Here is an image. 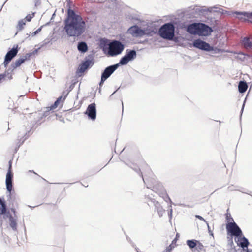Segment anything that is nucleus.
<instances>
[{
    "label": "nucleus",
    "mask_w": 252,
    "mask_h": 252,
    "mask_svg": "<svg viewBox=\"0 0 252 252\" xmlns=\"http://www.w3.org/2000/svg\"><path fill=\"white\" fill-rule=\"evenodd\" d=\"M5 77V74H0V82Z\"/></svg>",
    "instance_id": "47"
},
{
    "label": "nucleus",
    "mask_w": 252,
    "mask_h": 252,
    "mask_svg": "<svg viewBox=\"0 0 252 252\" xmlns=\"http://www.w3.org/2000/svg\"><path fill=\"white\" fill-rule=\"evenodd\" d=\"M203 245L201 243H199V244L198 245V248L200 250H201L203 248Z\"/></svg>",
    "instance_id": "50"
},
{
    "label": "nucleus",
    "mask_w": 252,
    "mask_h": 252,
    "mask_svg": "<svg viewBox=\"0 0 252 252\" xmlns=\"http://www.w3.org/2000/svg\"><path fill=\"white\" fill-rule=\"evenodd\" d=\"M39 49L40 48H38L37 49H35L32 52H30L26 54L25 56L23 57L22 58H23V59L24 60L25 62L26 60L29 59L31 56L37 54Z\"/></svg>",
    "instance_id": "27"
},
{
    "label": "nucleus",
    "mask_w": 252,
    "mask_h": 252,
    "mask_svg": "<svg viewBox=\"0 0 252 252\" xmlns=\"http://www.w3.org/2000/svg\"><path fill=\"white\" fill-rule=\"evenodd\" d=\"M152 190L157 193L166 202L169 201L170 203H172L171 199L167 194L165 189L161 183H158L153 185Z\"/></svg>",
    "instance_id": "8"
},
{
    "label": "nucleus",
    "mask_w": 252,
    "mask_h": 252,
    "mask_svg": "<svg viewBox=\"0 0 252 252\" xmlns=\"http://www.w3.org/2000/svg\"><path fill=\"white\" fill-rule=\"evenodd\" d=\"M175 26L172 23H166L158 30L159 35L164 39L172 40L175 36Z\"/></svg>",
    "instance_id": "3"
},
{
    "label": "nucleus",
    "mask_w": 252,
    "mask_h": 252,
    "mask_svg": "<svg viewBox=\"0 0 252 252\" xmlns=\"http://www.w3.org/2000/svg\"><path fill=\"white\" fill-rule=\"evenodd\" d=\"M63 98V96H60L59 98H57V99L56 100V101H58V102L60 103L62 99Z\"/></svg>",
    "instance_id": "49"
},
{
    "label": "nucleus",
    "mask_w": 252,
    "mask_h": 252,
    "mask_svg": "<svg viewBox=\"0 0 252 252\" xmlns=\"http://www.w3.org/2000/svg\"><path fill=\"white\" fill-rule=\"evenodd\" d=\"M119 64L116 63L106 67L102 72L101 76L103 77V79L105 78L107 80L119 67Z\"/></svg>",
    "instance_id": "14"
},
{
    "label": "nucleus",
    "mask_w": 252,
    "mask_h": 252,
    "mask_svg": "<svg viewBox=\"0 0 252 252\" xmlns=\"http://www.w3.org/2000/svg\"><path fill=\"white\" fill-rule=\"evenodd\" d=\"M93 64L94 62L92 59H86L80 64L78 71L80 73H83Z\"/></svg>",
    "instance_id": "17"
},
{
    "label": "nucleus",
    "mask_w": 252,
    "mask_h": 252,
    "mask_svg": "<svg viewBox=\"0 0 252 252\" xmlns=\"http://www.w3.org/2000/svg\"><path fill=\"white\" fill-rule=\"evenodd\" d=\"M7 0H6L4 2V3L3 4V5L1 6V8H0V11H1V9H2V7H3V5H4V4L6 3V2Z\"/></svg>",
    "instance_id": "53"
},
{
    "label": "nucleus",
    "mask_w": 252,
    "mask_h": 252,
    "mask_svg": "<svg viewBox=\"0 0 252 252\" xmlns=\"http://www.w3.org/2000/svg\"><path fill=\"white\" fill-rule=\"evenodd\" d=\"M199 23H193L188 25L186 28L187 32L192 35L198 34Z\"/></svg>",
    "instance_id": "18"
},
{
    "label": "nucleus",
    "mask_w": 252,
    "mask_h": 252,
    "mask_svg": "<svg viewBox=\"0 0 252 252\" xmlns=\"http://www.w3.org/2000/svg\"><path fill=\"white\" fill-rule=\"evenodd\" d=\"M178 237V234H177L176 235V237Z\"/></svg>",
    "instance_id": "61"
},
{
    "label": "nucleus",
    "mask_w": 252,
    "mask_h": 252,
    "mask_svg": "<svg viewBox=\"0 0 252 252\" xmlns=\"http://www.w3.org/2000/svg\"><path fill=\"white\" fill-rule=\"evenodd\" d=\"M27 35H28V37H30V35H29V34H27Z\"/></svg>",
    "instance_id": "60"
},
{
    "label": "nucleus",
    "mask_w": 252,
    "mask_h": 252,
    "mask_svg": "<svg viewBox=\"0 0 252 252\" xmlns=\"http://www.w3.org/2000/svg\"><path fill=\"white\" fill-rule=\"evenodd\" d=\"M59 104V103L58 102V101L56 100L54 103L50 107L49 110H52L55 109L58 106Z\"/></svg>",
    "instance_id": "34"
},
{
    "label": "nucleus",
    "mask_w": 252,
    "mask_h": 252,
    "mask_svg": "<svg viewBox=\"0 0 252 252\" xmlns=\"http://www.w3.org/2000/svg\"><path fill=\"white\" fill-rule=\"evenodd\" d=\"M252 252V249L248 248V247L245 248V251H243V252Z\"/></svg>",
    "instance_id": "46"
},
{
    "label": "nucleus",
    "mask_w": 252,
    "mask_h": 252,
    "mask_svg": "<svg viewBox=\"0 0 252 252\" xmlns=\"http://www.w3.org/2000/svg\"><path fill=\"white\" fill-rule=\"evenodd\" d=\"M116 91H117V90H116L115 91H114V92H113V93L111 95V96H112V95H113V94H114L116 92Z\"/></svg>",
    "instance_id": "54"
},
{
    "label": "nucleus",
    "mask_w": 252,
    "mask_h": 252,
    "mask_svg": "<svg viewBox=\"0 0 252 252\" xmlns=\"http://www.w3.org/2000/svg\"><path fill=\"white\" fill-rule=\"evenodd\" d=\"M197 12L198 17L200 16H205L208 14L206 9V7L205 6L201 7L198 6Z\"/></svg>",
    "instance_id": "28"
},
{
    "label": "nucleus",
    "mask_w": 252,
    "mask_h": 252,
    "mask_svg": "<svg viewBox=\"0 0 252 252\" xmlns=\"http://www.w3.org/2000/svg\"><path fill=\"white\" fill-rule=\"evenodd\" d=\"M14 58L13 57L11 56L10 54L8 55V53H6L5 56L4 61L3 63V64L4 66V67H6L9 64V63L11 62V61Z\"/></svg>",
    "instance_id": "26"
},
{
    "label": "nucleus",
    "mask_w": 252,
    "mask_h": 252,
    "mask_svg": "<svg viewBox=\"0 0 252 252\" xmlns=\"http://www.w3.org/2000/svg\"><path fill=\"white\" fill-rule=\"evenodd\" d=\"M103 51L108 56L114 57L122 53L124 49V45L119 40H113L109 43H101Z\"/></svg>",
    "instance_id": "2"
},
{
    "label": "nucleus",
    "mask_w": 252,
    "mask_h": 252,
    "mask_svg": "<svg viewBox=\"0 0 252 252\" xmlns=\"http://www.w3.org/2000/svg\"><path fill=\"white\" fill-rule=\"evenodd\" d=\"M34 16V13H32L31 14L27 15L24 19H25V21H27L30 22L31 21V20Z\"/></svg>",
    "instance_id": "32"
},
{
    "label": "nucleus",
    "mask_w": 252,
    "mask_h": 252,
    "mask_svg": "<svg viewBox=\"0 0 252 252\" xmlns=\"http://www.w3.org/2000/svg\"><path fill=\"white\" fill-rule=\"evenodd\" d=\"M88 49V45L85 42L81 41L78 42L77 45V49L80 52L82 53H85L87 51Z\"/></svg>",
    "instance_id": "21"
},
{
    "label": "nucleus",
    "mask_w": 252,
    "mask_h": 252,
    "mask_svg": "<svg viewBox=\"0 0 252 252\" xmlns=\"http://www.w3.org/2000/svg\"><path fill=\"white\" fill-rule=\"evenodd\" d=\"M206 223V224L207 225V227H208V232H209L210 235L213 236V233L212 232V231L211 230V228H210V227L209 225V223H208V222H207V223Z\"/></svg>",
    "instance_id": "41"
},
{
    "label": "nucleus",
    "mask_w": 252,
    "mask_h": 252,
    "mask_svg": "<svg viewBox=\"0 0 252 252\" xmlns=\"http://www.w3.org/2000/svg\"><path fill=\"white\" fill-rule=\"evenodd\" d=\"M124 36V35H120V37H121L120 39H121V40H122L123 41H125V40H124V37H123Z\"/></svg>",
    "instance_id": "52"
},
{
    "label": "nucleus",
    "mask_w": 252,
    "mask_h": 252,
    "mask_svg": "<svg viewBox=\"0 0 252 252\" xmlns=\"http://www.w3.org/2000/svg\"><path fill=\"white\" fill-rule=\"evenodd\" d=\"M234 240L237 245L242 248L243 251H245V248L249 245V242L246 237L242 235L234 238Z\"/></svg>",
    "instance_id": "16"
},
{
    "label": "nucleus",
    "mask_w": 252,
    "mask_h": 252,
    "mask_svg": "<svg viewBox=\"0 0 252 252\" xmlns=\"http://www.w3.org/2000/svg\"><path fill=\"white\" fill-rule=\"evenodd\" d=\"M241 192H242V193H244L248 194V193L246 192H244V191H241Z\"/></svg>",
    "instance_id": "57"
},
{
    "label": "nucleus",
    "mask_w": 252,
    "mask_h": 252,
    "mask_svg": "<svg viewBox=\"0 0 252 252\" xmlns=\"http://www.w3.org/2000/svg\"><path fill=\"white\" fill-rule=\"evenodd\" d=\"M147 204L149 206L153 205L155 206V209L157 210L159 217H161L163 213L165 212V210L163 209L161 205L158 201L156 200L155 199H152L148 197Z\"/></svg>",
    "instance_id": "11"
},
{
    "label": "nucleus",
    "mask_w": 252,
    "mask_h": 252,
    "mask_svg": "<svg viewBox=\"0 0 252 252\" xmlns=\"http://www.w3.org/2000/svg\"><path fill=\"white\" fill-rule=\"evenodd\" d=\"M226 220L227 221V223H231V222H234V221L233 220V219L231 216V215L230 214H226Z\"/></svg>",
    "instance_id": "33"
},
{
    "label": "nucleus",
    "mask_w": 252,
    "mask_h": 252,
    "mask_svg": "<svg viewBox=\"0 0 252 252\" xmlns=\"http://www.w3.org/2000/svg\"><path fill=\"white\" fill-rule=\"evenodd\" d=\"M226 229L227 234L230 236V238L228 237V239L232 242V237H237L238 236H241L242 235V231L239 226L235 222H231L227 223L226 225Z\"/></svg>",
    "instance_id": "6"
},
{
    "label": "nucleus",
    "mask_w": 252,
    "mask_h": 252,
    "mask_svg": "<svg viewBox=\"0 0 252 252\" xmlns=\"http://www.w3.org/2000/svg\"><path fill=\"white\" fill-rule=\"evenodd\" d=\"M174 248L172 246V245H170L169 246H168L166 249V252H170L172 250V249Z\"/></svg>",
    "instance_id": "39"
},
{
    "label": "nucleus",
    "mask_w": 252,
    "mask_h": 252,
    "mask_svg": "<svg viewBox=\"0 0 252 252\" xmlns=\"http://www.w3.org/2000/svg\"><path fill=\"white\" fill-rule=\"evenodd\" d=\"M175 240H176V239H174V240L173 241V242H174V241H175Z\"/></svg>",
    "instance_id": "62"
},
{
    "label": "nucleus",
    "mask_w": 252,
    "mask_h": 252,
    "mask_svg": "<svg viewBox=\"0 0 252 252\" xmlns=\"http://www.w3.org/2000/svg\"><path fill=\"white\" fill-rule=\"evenodd\" d=\"M106 80V79H105V78L103 79V77L101 76V80H100V82H99V84L100 87H101L102 86V85L103 84L104 82Z\"/></svg>",
    "instance_id": "40"
},
{
    "label": "nucleus",
    "mask_w": 252,
    "mask_h": 252,
    "mask_svg": "<svg viewBox=\"0 0 252 252\" xmlns=\"http://www.w3.org/2000/svg\"><path fill=\"white\" fill-rule=\"evenodd\" d=\"M8 170H10V171H12V161L10 160L8 162Z\"/></svg>",
    "instance_id": "44"
},
{
    "label": "nucleus",
    "mask_w": 252,
    "mask_h": 252,
    "mask_svg": "<svg viewBox=\"0 0 252 252\" xmlns=\"http://www.w3.org/2000/svg\"><path fill=\"white\" fill-rule=\"evenodd\" d=\"M246 98H245L244 101V103L243 104V105H242V109H241V116H242V114L243 113V110H244V106H245V102H246Z\"/></svg>",
    "instance_id": "48"
},
{
    "label": "nucleus",
    "mask_w": 252,
    "mask_h": 252,
    "mask_svg": "<svg viewBox=\"0 0 252 252\" xmlns=\"http://www.w3.org/2000/svg\"><path fill=\"white\" fill-rule=\"evenodd\" d=\"M197 242L195 240H188L187 241V245L191 249L195 248L197 246Z\"/></svg>",
    "instance_id": "30"
},
{
    "label": "nucleus",
    "mask_w": 252,
    "mask_h": 252,
    "mask_svg": "<svg viewBox=\"0 0 252 252\" xmlns=\"http://www.w3.org/2000/svg\"><path fill=\"white\" fill-rule=\"evenodd\" d=\"M143 30V36L146 35L148 36H153L154 34L157 33V31H155L152 28H145Z\"/></svg>",
    "instance_id": "22"
},
{
    "label": "nucleus",
    "mask_w": 252,
    "mask_h": 252,
    "mask_svg": "<svg viewBox=\"0 0 252 252\" xmlns=\"http://www.w3.org/2000/svg\"><path fill=\"white\" fill-rule=\"evenodd\" d=\"M3 202H5L4 199H2L0 198V206L1 205Z\"/></svg>",
    "instance_id": "51"
},
{
    "label": "nucleus",
    "mask_w": 252,
    "mask_h": 252,
    "mask_svg": "<svg viewBox=\"0 0 252 252\" xmlns=\"http://www.w3.org/2000/svg\"><path fill=\"white\" fill-rule=\"evenodd\" d=\"M228 190L229 191H233V190H238V189H236L235 187L233 186H230L228 187Z\"/></svg>",
    "instance_id": "38"
},
{
    "label": "nucleus",
    "mask_w": 252,
    "mask_h": 252,
    "mask_svg": "<svg viewBox=\"0 0 252 252\" xmlns=\"http://www.w3.org/2000/svg\"><path fill=\"white\" fill-rule=\"evenodd\" d=\"M248 86L245 81H240L238 84V90L239 93H244L248 89Z\"/></svg>",
    "instance_id": "23"
},
{
    "label": "nucleus",
    "mask_w": 252,
    "mask_h": 252,
    "mask_svg": "<svg viewBox=\"0 0 252 252\" xmlns=\"http://www.w3.org/2000/svg\"><path fill=\"white\" fill-rule=\"evenodd\" d=\"M195 217L196 218L199 219L200 220L204 221L205 223H207V222L202 216H201L200 215H196L195 216Z\"/></svg>",
    "instance_id": "37"
},
{
    "label": "nucleus",
    "mask_w": 252,
    "mask_h": 252,
    "mask_svg": "<svg viewBox=\"0 0 252 252\" xmlns=\"http://www.w3.org/2000/svg\"><path fill=\"white\" fill-rule=\"evenodd\" d=\"M19 51L18 46V45H16V47L14 46L12 49L9 50L7 53H8V55L10 54L11 56L14 58L17 55L18 52Z\"/></svg>",
    "instance_id": "25"
},
{
    "label": "nucleus",
    "mask_w": 252,
    "mask_h": 252,
    "mask_svg": "<svg viewBox=\"0 0 252 252\" xmlns=\"http://www.w3.org/2000/svg\"><path fill=\"white\" fill-rule=\"evenodd\" d=\"M235 252V249H232V251H231V252Z\"/></svg>",
    "instance_id": "55"
},
{
    "label": "nucleus",
    "mask_w": 252,
    "mask_h": 252,
    "mask_svg": "<svg viewBox=\"0 0 252 252\" xmlns=\"http://www.w3.org/2000/svg\"><path fill=\"white\" fill-rule=\"evenodd\" d=\"M10 210H11V212L13 213V214H14V216H15V217H17V216H16V210H15V209H14V208H11L10 209Z\"/></svg>",
    "instance_id": "45"
},
{
    "label": "nucleus",
    "mask_w": 252,
    "mask_h": 252,
    "mask_svg": "<svg viewBox=\"0 0 252 252\" xmlns=\"http://www.w3.org/2000/svg\"><path fill=\"white\" fill-rule=\"evenodd\" d=\"M42 28V26H41L40 27H39L37 30H36L35 32H33L32 33V36L36 35L37 33H38L41 31Z\"/></svg>",
    "instance_id": "35"
},
{
    "label": "nucleus",
    "mask_w": 252,
    "mask_h": 252,
    "mask_svg": "<svg viewBox=\"0 0 252 252\" xmlns=\"http://www.w3.org/2000/svg\"><path fill=\"white\" fill-rule=\"evenodd\" d=\"M229 245L231 246V247H232V245H233V244H229Z\"/></svg>",
    "instance_id": "59"
},
{
    "label": "nucleus",
    "mask_w": 252,
    "mask_h": 252,
    "mask_svg": "<svg viewBox=\"0 0 252 252\" xmlns=\"http://www.w3.org/2000/svg\"><path fill=\"white\" fill-rule=\"evenodd\" d=\"M0 214L3 215L4 219H8V223L11 229L16 231L17 230V217H15L11 214L9 211H7L6 205L5 202H3L0 206Z\"/></svg>",
    "instance_id": "4"
},
{
    "label": "nucleus",
    "mask_w": 252,
    "mask_h": 252,
    "mask_svg": "<svg viewBox=\"0 0 252 252\" xmlns=\"http://www.w3.org/2000/svg\"><path fill=\"white\" fill-rule=\"evenodd\" d=\"M213 8H217V7L216 6H214L213 7H206V9L207 13L208 12H210V13L212 12Z\"/></svg>",
    "instance_id": "36"
},
{
    "label": "nucleus",
    "mask_w": 252,
    "mask_h": 252,
    "mask_svg": "<svg viewBox=\"0 0 252 252\" xmlns=\"http://www.w3.org/2000/svg\"><path fill=\"white\" fill-rule=\"evenodd\" d=\"M85 114L88 116L90 119L93 121L96 119V109L95 103H91L88 106Z\"/></svg>",
    "instance_id": "12"
},
{
    "label": "nucleus",
    "mask_w": 252,
    "mask_h": 252,
    "mask_svg": "<svg viewBox=\"0 0 252 252\" xmlns=\"http://www.w3.org/2000/svg\"><path fill=\"white\" fill-rule=\"evenodd\" d=\"M68 92H66L65 91H64L63 92L62 95L61 96H64V98L63 99V100L65 99V98L67 96V95H68Z\"/></svg>",
    "instance_id": "42"
},
{
    "label": "nucleus",
    "mask_w": 252,
    "mask_h": 252,
    "mask_svg": "<svg viewBox=\"0 0 252 252\" xmlns=\"http://www.w3.org/2000/svg\"><path fill=\"white\" fill-rule=\"evenodd\" d=\"M193 46L196 48L206 52H211L213 54L222 52V50L217 47L211 46L208 43L201 39H195L193 42Z\"/></svg>",
    "instance_id": "5"
},
{
    "label": "nucleus",
    "mask_w": 252,
    "mask_h": 252,
    "mask_svg": "<svg viewBox=\"0 0 252 252\" xmlns=\"http://www.w3.org/2000/svg\"><path fill=\"white\" fill-rule=\"evenodd\" d=\"M127 32L131 34L133 37H139L143 36V31L138 26L135 25L130 27Z\"/></svg>",
    "instance_id": "15"
},
{
    "label": "nucleus",
    "mask_w": 252,
    "mask_h": 252,
    "mask_svg": "<svg viewBox=\"0 0 252 252\" xmlns=\"http://www.w3.org/2000/svg\"><path fill=\"white\" fill-rule=\"evenodd\" d=\"M99 93H101V88L100 87L99 88Z\"/></svg>",
    "instance_id": "58"
},
{
    "label": "nucleus",
    "mask_w": 252,
    "mask_h": 252,
    "mask_svg": "<svg viewBox=\"0 0 252 252\" xmlns=\"http://www.w3.org/2000/svg\"><path fill=\"white\" fill-rule=\"evenodd\" d=\"M172 212H173V210L172 208H171L168 212V216H169L170 220H171L172 219Z\"/></svg>",
    "instance_id": "43"
},
{
    "label": "nucleus",
    "mask_w": 252,
    "mask_h": 252,
    "mask_svg": "<svg viewBox=\"0 0 252 252\" xmlns=\"http://www.w3.org/2000/svg\"><path fill=\"white\" fill-rule=\"evenodd\" d=\"M234 13L237 15L240 16L238 17V18L239 19H242V16L248 18L252 17V11L251 12L235 11L234 12Z\"/></svg>",
    "instance_id": "24"
},
{
    "label": "nucleus",
    "mask_w": 252,
    "mask_h": 252,
    "mask_svg": "<svg viewBox=\"0 0 252 252\" xmlns=\"http://www.w3.org/2000/svg\"><path fill=\"white\" fill-rule=\"evenodd\" d=\"M29 172H33L34 174H36V173L35 172H34L33 170H32H32H29Z\"/></svg>",
    "instance_id": "56"
},
{
    "label": "nucleus",
    "mask_w": 252,
    "mask_h": 252,
    "mask_svg": "<svg viewBox=\"0 0 252 252\" xmlns=\"http://www.w3.org/2000/svg\"><path fill=\"white\" fill-rule=\"evenodd\" d=\"M136 57V52L135 50H126V54L121 58L119 64L121 65H126L129 61H131L135 59Z\"/></svg>",
    "instance_id": "9"
},
{
    "label": "nucleus",
    "mask_w": 252,
    "mask_h": 252,
    "mask_svg": "<svg viewBox=\"0 0 252 252\" xmlns=\"http://www.w3.org/2000/svg\"><path fill=\"white\" fill-rule=\"evenodd\" d=\"M213 31L212 28L208 25L203 23H199L198 35L208 36L211 35Z\"/></svg>",
    "instance_id": "10"
},
{
    "label": "nucleus",
    "mask_w": 252,
    "mask_h": 252,
    "mask_svg": "<svg viewBox=\"0 0 252 252\" xmlns=\"http://www.w3.org/2000/svg\"><path fill=\"white\" fill-rule=\"evenodd\" d=\"M24 62V60L23 58H20L19 59L17 60L15 63H12L10 65V68L8 69V70L4 73L6 75V73L7 72L9 74V71L10 70V72H12L14 69H16L17 67L20 66Z\"/></svg>",
    "instance_id": "19"
},
{
    "label": "nucleus",
    "mask_w": 252,
    "mask_h": 252,
    "mask_svg": "<svg viewBox=\"0 0 252 252\" xmlns=\"http://www.w3.org/2000/svg\"><path fill=\"white\" fill-rule=\"evenodd\" d=\"M127 165L131 168L133 170H134L136 173L140 175V176L142 178V179L144 183H145V179L143 178V176L142 173L141 172L140 169L139 168H136L135 166L133 167L132 165H134L133 164H129L128 163H126Z\"/></svg>",
    "instance_id": "29"
},
{
    "label": "nucleus",
    "mask_w": 252,
    "mask_h": 252,
    "mask_svg": "<svg viewBox=\"0 0 252 252\" xmlns=\"http://www.w3.org/2000/svg\"><path fill=\"white\" fill-rule=\"evenodd\" d=\"M242 46L247 49L252 48V42L249 37H245L243 38L241 42Z\"/></svg>",
    "instance_id": "20"
},
{
    "label": "nucleus",
    "mask_w": 252,
    "mask_h": 252,
    "mask_svg": "<svg viewBox=\"0 0 252 252\" xmlns=\"http://www.w3.org/2000/svg\"><path fill=\"white\" fill-rule=\"evenodd\" d=\"M198 6H191L186 8L184 12V16L188 18L198 17Z\"/></svg>",
    "instance_id": "13"
},
{
    "label": "nucleus",
    "mask_w": 252,
    "mask_h": 252,
    "mask_svg": "<svg viewBox=\"0 0 252 252\" xmlns=\"http://www.w3.org/2000/svg\"><path fill=\"white\" fill-rule=\"evenodd\" d=\"M26 24L25 19H22L19 21L17 28L18 30L21 31L23 29V26Z\"/></svg>",
    "instance_id": "31"
},
{
    "label": "nucleus",
    "mask_w": 252,
    "mask_h": 252,
    "mask_svg": "<svg viewBox=\"0 0 252 252\" xmlns=\"http://www.w3.org/2000/svg\"><path fill=\"white\" fill-rule=\"evenodd\" d=\"M64 30L69 37L80 36L86 30V23L82 17L69 8L64 21Z\"/></svg>",
    "instance_id": "1"
},
{
    "label": "nucleus",
    "mask_w": 252,
    "mask_h": 252,
    "mask_svg": "<svg viewBox=\"0 0 252 252\" xmlns=\"http://www.w3.org/2000/svg\"><path fill=\"white\" fill-rule=\"evenodd\" d=\"M13 174L12 171H10V170H8L6 175L5 184L7 191L8 192L7 200L10 203H11V200L12 198V190L13 189Z\"/></svg>",
    "instance_id": "7"
}]
</instances>
